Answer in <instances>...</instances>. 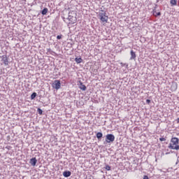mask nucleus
I'll list each match as a JSON object with an SVG mask.
<instances>
[{"label": "nucleus", "instance_id": "nucleus-1", "mask_svg": "<svg viewBox=\"0 0 179 179\" xmlns=\"http://www.w3.org/2000/svg\"><path fill=\"white\" fill-rule=\"evenodd\" d=\"M179 140L177 137H173L171 139L170 143L169 145V148L172 149V150H179Z\"/></svg>", "mask_w": 179, "mask_h": 179}, {"label": "nucleus", "instance_id": "nucleus-2", "mask_svg": "<svg viewBox=\"0 0 179 179\" xmlns=\"http://www.w3.org/2000/svg\"><path fill=\"white\" fill-rule=\"evenodd\" d=\"M76 10H71L69 13V17H68V20H69V23L71 24H73L74 23H76Z\"/></svg>", "mask_w": 179, "mask_h": 179}, {"label": "nucleus", "instance_id": "nucleus-3", "mask_svg": "<svg viewBox=\"0 0 179 179\" xmlns=\"http://www.w3.org/2000/svg\"><path fill=\"white\" fill-rule=\"evenodd\" d=\"M99 17L102 23H107L108 22V16L105 10H101L99 13Z\"/></svg>", "mask_w": 179, "mask_h": 179}, {"label": "nucleus", "instance_id": "nucleus-4", "mask_svg": "<svg viewBox=\"0 0 179 179\" xmlns=\"http://www.w3.org/2000/svg\"><path fill=\"white\" fill-rule=\"evenodd\" d=\"M115 141V136L113 134H107L106 136V143H111V142H114Z\"/></svg>", "mask_w": 179, "mask_h": 179}, {"label": "nucleus", "instance_id": "nucleus-5", "mask_svg": "<svg viewBox=\"0 0 179 179\" xmlns=\"http://www.w3.org/2000/svg\"><path fill=\"white\" fill-rule=\"evenodd\" d=\"M52 87L54 89H56V90H58L59 89H61V81L58 80H55L54 81V83H52Z\"/></svg>", "mask_w": 179, "mask_h": 179}, {"label": "nucleus", "instance_id": "nucleus-6", "mask_svg": "<svg viewBox=\"0 0 179 179\" xmlns=\"http://www.w3.org/2000/svg\"><path fill=\"white\" fill-rule=\"evenodd\" d=\"M1 61L4 64V65H6V66L9 65V61L8 60V56L7 55H3L1 57Z\"/></svg>", "mask_w": 179, "mask_h": 179}, {"label": "nucleus", "instance_id": "nucleus-7", "mask_svg": "<svg viewBox=\"0 0 179 179\" xmlns=\"http://www.w3.org/2000/svg\"><path fill=\"white\" fill-rule=\"evenodd\" d=\"M130 59H136V53L135 52H134V50H131L130 51Z\"/></svg>", "mask_w": 179, "mask_h": 179}, {"label": "nucleus", "instance_id": "nucleus-8", "mask_svg": "<svg viewBox=\"0 0 179 179\" xmlns=\"http://www.w3.org/2000/svg\"><path fill=\"white\" fill-rule=\"evenodd\" d=\"M78 86L80 90H86V85H83V83H82L81 81H79Z\"/></svg>", "mask_w": 179, "mask_h": 179}, {"label": "nucleus", "instance_id": "nucleus-9", "mask_svg": "<svg viewBox=\"0 0 179 179\" xmlns=\"http://www.w3.org/2000/svg\"><path fill=\"white\" fill-rule=\"evenodd\" d=\"M30 164H31V166H36V164H37V159H36V157L31 158L30 159Z\"/></svg>", "mask_w": 179, "mask_h": 179}, {"label": "nucleus", "instance_id": "nucleus-10", "mask_svg": "<svg viewBox=\"0 0 179 179\" xmlns=\"http://www.w3.org/2000/svg\"><path fill=\"white\" fill-rule=\"evenodd\" d=\"M75 61L76 64H82V62H83V59H82L81 57H79V58L76 57Z\"/></svg>", "mask_w": 179, "mask_h": 179}, {"label": "nucleus", "instance_id": "nucleus-11", "mask_svg": "<svg viewBox=\"0 0 179 179\" xmlns=\"http://www.w3.org/2000/svg\"><path fill=\"white\" fill-rule=\"evenodd\" d=\"M71 171H64V172L63 173L64 177H71Z\"/></svg>", "mask_w": 179, "mask_h": 179}, {"label": "nucleus", "instance_id": "nucleus-12", "mask_svg": "<svg viewBox=\"0 0 179 179\" xmlns=\"http://www.w3.org/2000/svg\"><path fill=\"white\" fill-rule=\"evenodd\" d=\"M153 15H154V16L157 17V16H160V15H162V13L160 12L156 11V10H153Z\"/></svg>", "mask_w": 179, "mask_h": 179}, {"label": "nucleus", "instance_id": "nucleus-13", "mask_svg": "<svg viewBox=\"0 0 179 179\" xmlns=\"http://www.w3.org/2000/svg\"><path fill=\"white\" fill-rule=\"evenodd\" d=\"M96 138H97V139H101V138H103V133L98 132L96 134Z\"/></svg>", "mask_w": 179, "mask_h": 179}, {"label": "nucleus", "instance_id": "nucleus-14", "mask_svg": "<svg viewBox=\"0 0 179 179\" xmlns=\"http://www.w3.org/2000/svg\"><path fill=\"white\" fill-rule=\"evenodd\" d=\"M48 13V8H45L42 11H41V14L42 15H47V13Z\"/></svg>", "mask_w": 179, "mask_h": 179}, {"label": "nucleus", "instance_id": "nucleus-15", "mask_svg": "<svg viewBox=\"0 0 179 179\" xmlns=\"http://www.w3.org/2000/svg\"><path fill=\"white\" fill-rule=\"evenodd\" d=\"M36 96H37V93L34 92L31 95V99L34 100V99H36Z\"/></svg>", "mask_w": 179, "mask_h": 179}, {"label": "nucleus", "instance_id": "nucleus-16", "mask_svg": "<svg viewBox=\"0 0 179 179\" xmlns=\"http://www.w3.org/2000/svg\"><path fill=\"white\" fill-rule=\"evenodd\" d=\"M171 6H174L177 5V1H171Z\"/></svg>", "mask_w": 179, "mask_h": 179}, {"label": "nucleus", "instance_id": "nucleus-17", "mask_svg": "<svg viewBox=\"0 0 179 179\" xmlns=\"http://www.w3.org/2000/svg\"><path fill=\"white\" fill-rule=\"evenodd\" d=\"M106 170H107V171H110V170H111V166L107 165V166H106Z\"/></svg>", "mask_w": 179, "mask_h": 179}, {"label": "nucleus", "instance_id": "nucleus-18", "mask_svg": "<svg viewBox=\"0 0 179 179\" xmlns=\"http://www.w3.org/2000/svg\"><path fill=\"white\" fill-rule=\"evenodd\" d=\"M159 141H161V142H166V138H159Z\"/></svg>", "mask_w": 179, "mask_h": 179}, {"label": "nucleus", "instance_id": "nucleus-19", "mask_svg": "<svg viewBox=\"0 0 179 179\" xmlns=\"http://www.w3.org/2000/svg\"><path fill=\"white\" fill-rule=\"evenodd\" d=\"M38 113H39L40 115H41L43 114V110L40 108H38Z\"/></svg>", "mask_w": 179, "mask_h": 179}, {"label": "nucleus", "instance_id": "nucleus-20", "mask_svg": "<svg viewBox=\"0 0 179 179\" xmlns=\"http://www.w3.org/2000/svg\"><path fill=\"white\" fill-rule=\"evenodd\" d=\"M57 40H61V38H62V36L58 35V36H57Z\"/></svg>", "mask_w": 179, "mask_h": 179}, {"label": "nucleus", "instance_id": "nucleus-21", "mask_svg": "<svg viewBox=\"0 0 179 179\" xmlns=\"http://www.w3.org/2000/svg\"><path fill=\"white\" fill-rule=\"evenodd\" d=\"M146 103L147 104H150V99H147L146 100Z\"/></svg>", "mask_w": 179, "mask_h": 179}, {"label": "nucleus", "instance_id": "nucleus-22", "mask_svg": "<svg viewBox=\"0 0 179 179\" xmlns=\"http://www.w3.org/2000/svg\"><path fill=\"white\" fill-rule=\"evenodd\" d=\"M143 179H149V177L148 176H144Z\"/></svg>", "mask_w": 179, "mask_h": 179}, {"label": "nucleus", "instance_id": "nucleus-23", "mask_svg": "<svg viewBox=\"0 0 179 179\" xmlns=\"http://www.w3.org/2000/svg\"><path fill=\"white\" fill-rule=\"evenodd\" d=\"M177 123L179 124V117L176 120Z\"/></svg>", "mask_w": 179, "mask_h": 179}, {"label": "nucleus", "instance_id": "nucleus-24", "mask_svg": "<svg viewBox=\"0 0 179 179\" xmlns=\"http://www.w3.org/2000/svg\"><path fill=\"white\" fill-rule=\"evenodd\" d=\"M171 1H176V0H171Z\"/></svg>", "mask_w": 179, "mask_h": 179}, {"label": "nucleus", "instance_id": "nucleus-25", "mask_svg": "<svg viewBox=\"0 0 179 179\" xmlns=\"http://www.w3.org/2000/svg\"><path fill=\"white\" fill-rule=\"evenodd\" d=\"M122 65V63H120Z\"/></svg>", "mask_w": 179, "mask_h": 179}]
</instances>
